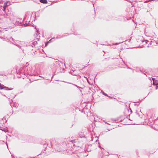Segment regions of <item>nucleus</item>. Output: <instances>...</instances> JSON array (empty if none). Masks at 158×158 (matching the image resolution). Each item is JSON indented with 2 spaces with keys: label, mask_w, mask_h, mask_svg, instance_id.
Returning <instances> with one entry per match:
<instances>
[{
  "label": "nucleus",
  "mask_w": 158,
  "mask_h": 158,
  "mask_svg": "<svg viewBox=\"0 0 158 158\" xmlns=\"http://www.w3.org/2000/svg\"><path fill=\"white\" fill-rule=\"evenodd\" d=\"M152 79L153 81V84L155 85H158V81L157 80H155L153 78H152ZM156 89H158V86H156Z\"/></svg>",
  "instance_id": "obj_1"
},
{
  "label": "nucleus",
  "mask_w": 158,
  "mask_h": 158,
  "mask_svg": "<svg viewBox=\"0 0 158 158\" xmlns=\"http://www.w3.org/2000/svg\"><path fill=\"white\" fill-rule=\"evenodd\" d=\"M9 6V4H7V3H6V2H5L3 6V10L5 11L6 7L7 6Z\"/></svg>",
  "instance_id": "obj_2"
},
{
  "label": "nucleus",
  "mask_w": 158,
  "mask_h": 158,
  "mask_svg": "<svg viewBox=\"0 0 158 158\" xmlns=\"http://www.w3.org/2000/svg\"><path fill=\"white\" fill-rule=\"evenodd\" d=\"M3 89H4L5 90H11L13 89V88H8V87L4 86L3 88Z\"/></svg>",
  "instance_id": "obj_3"
},
{
  "label": "nucleus",
  "mask_w": 158,
  "mask_h": 158,
  "mask_svg": "<svg viewBox=\"0 0 158 158\" xmlns=\"http://www.w3.org/2000/svg\"><path fill=\"white\" fill-rule=\"evenodd\" d=\"M40 2L44 3H46L47 2V1L46 0H40Z\"/></svg>",
  "instance_id": "obj_4"
},
{
  "label": "nucleus",
  "mask_w": 158,
  "mask_h": 158,
  "mask_svg": "<svg viewBox=\"0 0 158 158\" xmlns=\"http://www.w3.org/2000/svg\"><path fill=\"white\" fill-rule=\"evenodd\" d=\"M4 86V85H2L0 84V89H3V88Z\"/></svg>",
  "instance_id": "obj_5"
},
{
  "label": "nucleus",
  "mask_w": 158,
  "mask_h": 158,
  "mask_svg": "<svg viewBox=\"0 0 158 158\" xmlns=\"http://www.w3.org/2000/svg\"><path fill=\"white\" fill-rule=\"evenodd\" d=\"M101 92L102 93V94L103 95H105V96H108L106 94H105V93H104L102 91H101Z\"/></svg>",
  "instance_id": "obj_6"
},
{
  "label": "nucleus",
  "mask_w": 158,
  "mask_h": 158,
  "mask_svg": "<svg viewBox=\"0 0 158 158\" xmlns=\"http://www.w3.org/2000/svg\"><path fill=\"white\" fill-rule=\"evenodd\" d=\"M145 43L148 44V43H149V42L148 40H146V41H145Z\"/></svg>",
  "instance_id": "obj_7"
},
{
  "label": "nucleus",
  "mask_w": 158,
  "mask_h": 158,
  "mask_svg": "<svg viewBox=\"0 0 158 158\" xmlns=\"http://www.w3.org/2000/svg\"><path fill=\"white\" fill-rule=\"evenodd\" d=\"M6 3H7V4H9V5H10V2L9 1H7L6 2Z\"/></svg>",
  "instance_id": "obj_8"
},
{
  "label": "nucleus",
  "mask_w": 158,
  "mask_h": 158,
  "mask_svg": "<svg viewBox=\"0 0 158 158\" xmlns=\"http://www.w3.org/2000/svg\"><path fill=\"white\" fill-rule=\"evenodd\" d=\"M51 40H50L46 44H45L46 46H47V44H48V43H49L50 42V41Z\"/></svg>",
  "instance_id": "obj_9"
},
{
  "label": "nucleus",
  "mask_w": 158,
  "mask_h": 158,
  "mask_svg": "<svg viewBox=\"0 0 158 158\" xmlns=\"http://www.w3.org/2000/svg\"><path fill=\"white\" fill-rule=\"evenodd\" d=\"M97 120L99 122H101V121L102 120L100 119H97Z\"/></svg>",
  "instance_id": "obj_10"
},
{
  "label": "nucleus",
  "mask_w": 158,
  "mask_h": 158,
  "mask_svg": "<svg viewBox=\"0 0 158 158\" xmlns=\"http://www.w3.org/2000/svg\"><path fill=\"white\" fill-rule=\"evenodd\" d=\"M75 85L77 87H78L77 85Z\"/></svg>",
  "instance_id": "obj_11"
},
{
  "label": "nucleus",
  "mask_w": 158,
  "mask_h": 158,
  "mask_svg": "<svg viewBox=\"0 0 158 158\" xmlns=\"http://www.w3.org/2000/svg\"><path fill=\"white\" fill-rule=\"evenodd\" d=\"M5 131H7V130H6Z\"/></svg>",
  "instance_id": "obj_12"
}]
</instances>
